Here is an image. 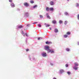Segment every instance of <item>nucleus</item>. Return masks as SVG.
I'll return each instance as SVG.
<instances>
[{"label": "nucleus", "mask_w": 79, "mask_h": 79, "mask_svg": "<svg viewBox=\"0 0 79 79\" xmlns=\"http://www.w3.org/2000/svg\"><path fill=\"white\" fill-rule=\"evenodd\" d=\"M44 24H45V25H46V23H45Z\"/></svg>", "instance_id": "43"}, {"label": "nucleus", "mask_w": 79, "mask_h": 79, "mask_svg": "<svg viewBox=\"0 0 79 79\" xmlns=\"http://www.w3.org/2000/svg\"><path fill=\"white\" fill-rule=\"evenodd\" d=\"M49 29H50V30H51V27L49 28Z\"/></svg>", "instance_id": "42"}, {"label": "nucleus", "mask_w": 79, "mask_h": 79, "mask_svg": "<svg viewBox=\"0 0 79 79\" xmlns=\"http://www.w3.org/2000/svg\"><path fill=\"white\" fill-rule=\"evenodd\" d=\"M66 34H67V35H70V34H71V33L69 31H68L66 33Z\"/></svg>", "instance_id": "14"}, {"label": "nucleus", "mask_w": 79, "mask_h": 79, "mask_svg": "<svg viewBox=\"0 0 79 79\" xmlns=\"http://www.w3.org/2000/svg\"><path fill=\"white\" fill-rule=\"evenodd\" d=\"M25 35H26V36H27V37H28V35H27V33H25Z\"/></svg>", "instance_id": "31"}, {"label": "nucleus", "mask_w": 79, "mask_h": 79, "mask_svg": "<svg viewBox=\"0 0 79 79\" xmlns=\"http://www.w3.org/2000/svg\"><path fill=\"white\" fill-rule=\"evenodd\" d=\"M49 26H50V25H49V24H47V25H46V27H49Z\"/></svg>", "instance_id": "25"}, {"label": "nucleus", "mask_w": 79, "mask_h": 79, "mask_svg": "<svg viewBox=\"0 0 79 79\" xmlns=\"http://www.w3.org/2000/svg\"><path fill=\"white\" fill-rule=\"evenodd\" d=\"M25 15H26V16H29V14H28V13H26L25 14Z\"/></svg>", "instance_id": "20"}, {"label": "nucleus", "mask_w": 79, "mask_h": 79, "mask_svg": "<svg viewBox=\"0 0 79 79\" xmlns=\"http://www.w3.org/2000/svg\"><path fill=\"white\" fill-rule=\"evenodd\" d=\"M50 3L51 5H53L54 3L52 1H51L50 2Z\"/></svg>", "instance_id": "12"}, {"label": "nucleus", "mask_w": 79, "mask_h": 79, "mask_svg": "<svg viewBox=\"0 0 79 79\" xmlns=\"http://www.w3.org/2000/svg\"><path fill=\"white\" fill-rule=\"evenodd\" d=\"M9 2H13V0H9Z\"/></svg>", "instance_id": "29"}, {"label": "nucleus", "mask_w": 79, "mask_h": 79, "mask_svg": "<svg viewBox=\"0 0 79 79\" xmlns=\"http://www.w3.org/2000/svg\"><path fill=\"white\" fill-rule=\"evenodd\" d=\"M54 9L53 8V7H51L49 8V10L50 11H53L54 10Z\"/></svg>", "instance_id": "6"}, {"label": "nucleus", "mask_w": 79, "mask_h": 79, "mask_svg": "<svg viewBox=\"0 0 79 79\" xmlns=\"http://www.w3.org/2000/svg\"><path fill=\"white\" fill-rule=\"evenodd\" d=\"M47 18H48V19H51L50 17V16H49V15H47Z\"/></svg>", "instance_id": "24"}, {"label": "nucleus", "mask_w": 79, "mask_h": 79, "mask_svg": "<svg viewBox=\"0 0 79 79\" xmlns=\"http://www.w3.org/2000/svg\"><path fill=\"white\" fill-rule=\"evenodd\" d=\"M53 79H56L55 77H54Z\"/></svg>", "instance_id": "40"}, {"label": "nucleus", "mask_w": 79, "mask_h": 79, "mask_svg": "<svg viewBox=\"0 0 79 79\" xmlns=\"http://www.w3.org/2000/svg\"><path fill=\"white\" fill-rule=\"evenodd\" d=\"M65 15H68V13L67 12H65Z\"/></svg>", "instance_id": "30"}, {"label": "nucleus", "mask_w": 79, "mask_h": 79, "mask_svg": "<svg viewBox=\"0 0 79 79\" xmlns=\"http://www.w3.org/2000/svg\"><path fill=\"white\" fill-rule=\"evenodd\" d=\"M52 23L53 24H56V20H53L52 21Z\"/></svg>", "instance_id": "8"}, {"label": "nucleus", "mask_w": 79, "mask_h": 79, "mask_svg": "<svg viewBox=\"0 0 79 79\" xmlns=\"http://www.w3.org/2000/svg\"><path fill=\"white\" fill-rule=\"evenodd\" d=\"M75 66H79V64H78V63H76V62H75L74 63Z\"/></svg>", "instance_id": "13"}, {"label": "nucleus", "mask_w": 79, "mask_h": 79, "mask_svg": "<svg viewBox=\"0 0 79 79\" xmlns=\"http://www.w3.org/2000/svg\"><path fill=\"white\" fill-rule=\"evenodd\" d=\"M77 18L79 20V14L77 16Z\"/></svg>", "instance_id": "27"}, {"label": "nucleus", "mask_w": 79, "mask_h": 79, "mask_svg": "<svg viewBox=\"0 0 79 79\" xmlns=\"http://www.w3.org/2000/svg\"><path fill=\"white\" fill-rule=\"evenodd\" d=\"M46 10L47 11H50V8L48 7H47L46 8Z\"/></svg>", "instance_id": "7"}, {"label": "nucleus", "mask_w": 79, "mask_h": 79, "mask_svg": "<svg viewBox=\"0 0 79 79\" xmlns=\"http://www.w3.org/2000/svg\"><path fill=\"white\" fill-rule=\"evenodd\" d=\"M66 51H67L68 52H69V50H70L69 48H66Z\"/></svg>", "instance_id": "21"}, {"label": "nucleus", "mask_w": 79, "mask_h": 79, "mask_svg": "<svg viewBox=\"0 0 79 79\" xmlns=\"http://www.w3.org/2000/svg\"><path fill=\"white\" fill-rule=\"evenodd\" d=\"M67 23H68V21L66 20L64 22V24H67Z\"/></svg>", "instance_id": "22"}, {"label": "nucleus", "mask_w": 79, "mask_h": 79, "mask_svg": "<svg viewBox=\"0 0 79 79\" xmlns=\"http://www.w3.org/2000/svg\"><path fill=\"white\" fill-rule=\"evenodd\" d=\"M46 15L47 16H48V13L46 14Z\"/></svg>", "instance_id": "39"}, {"label": "nucleus", "mask_w": 79, "mask_h": 79, "mask_svg": "<svg viewBox=\"0 0 79 79\" xmlns=\"http://www.w3.org/2000/svg\"><path fill=\"white\" fill-rule=\"evenodd\" d=\"M37 6L36 5L34 6H33V8H35V7H37Z\"/></svg>", "instance_id": "26"}, {"label": "nucleus", "mask_w": 79, "mask_h": 79, "mask_svg": "<svg viewBox=\"0 0 79 79\" xmlns=\"http://www.w3.org/2000/svg\"><path fill=\"white\" fill-rule=\"evenodd\" d=\"M40 39H42V38L39 37V38H38V40H40Z\"/></svg>", "instance_id": "35"}, {"label": "nucleus", "mask_w": 79, "mask_h": 79, "mask_svg": "<svg viewBox=\"0 0 79 79\" xmlns=\"http://www.w3.org/2000/svg\"><path fill=\"white\" fill-rule=\"evenodd\" d=\"M36 23H38L37 22H35L34 23H33V24H36Z\"/></svg>", "instance_id": "37"}, {"label": "nucleus", "mask_w": 79, "mask_h": 79, "mask_svg": "<svg viewBox=\"0 0 79 79\" xmlns=\"http://www.w3.org/2000/svg\"><path fill=\"white\" fill-rule=\"evenodd\" d=\"M59 23L60 24H62V23H63V21L61 20H60L59 21Z\"/></svg>", "instance_id": "17"}, {"label": "nucleus", "mask_w": 79, "mask_h": 79, "mask_svg": "<svg viewBox=\"0 0 79 79\" xmlns=\"http://www.w3.org/2000/svg\"><path fill=\"white\" fill-rule=\"evenodd\" d=\"M78 44L79 45V43H78Z\"/></svg>", "instance_id": "45"}, {"label": "nucleus", "mask_w": 79, "mask_h": 79, "mask_svg": "<svg viewBox=\"0 0 79 79\" xmlns=\"http://www.w3.org/2000/svg\"><path fill=\"white\" fill-rule=\"evenodd\" d=\"M67 74H69V75L71 74V72H67Z\"/></svg>", "instance_id": "23"}, {"label": "nucleus", "mask_w": 79, "mask_h": 79, "mask_svg": "<svg viewBox=\"0 0 79 79\" xmlns=\"http://www.w3.org/2000/svg\"><path fill=\"white\" fill-rule=\"evenodd\" d=\"M68 1H69V0H67Z\"/></svg>", "instance_id": "44"}, {"label": "nucleus", "mask_w": 79, "mask_h": 79, "mask_svg": "<svg viewBox=\"0 0 79 79\" xmlns=\"http://www.w3.org/2000/svg\"><path fill=\"white\" fill-rule=\"evenodd\" d=\"M21 33L23 35V36H25V35L24 34V33L23 31H22Z\"/></svg>", "instance_id": "16"}, {"label": "nucleus", "mask_w": 79, "mask_h": 79, "mask_svg": "<svg viewBox=\"0 0 79 79\" xmlns=\"http://www.w3.org/2000/svg\"><path fill=\"white\" fill-rule=\"evenodd\" d=\"M65 66H66V67H68V64H66L65 65Z\"/></svg>", "instance_id": "34"}, {"label": "nucleus", "mask_w": 79, "mask_h": 79, "mask_svg": "<svg viewBox=\"0 0 79 79\" xmlns=\"http://www.w3.org/2000/svg\"><path fill=\"white\" fill-rule=\"evenodd\" d=\"M26 52H28V51H29V49H26Z\"/></svg>", "instance_id": "36"}, {"label": "nucleus", "mask_w": 79, "mask_h": 79, "mask_svg": "<svg viewBox=\"0 0 79 79\" xmlns=\"http://www.w3.org/2000/svg\"><path fill=\"white\" fill-rule=\"evenodd\" d=\"M22 27H23V26L22 25H20L18 27V28L19 29H21V28H22Z\"/></svg>", "instance_id": "9"}, {"label": "nucleus", "mask_w": 79, "mask_h": 79, "mask_svg": "<svg viewBox=\"0 0 79 79\" xmlns=\"http://www.w3.org/2000/svg\"><path fill=\"white\" fill-rule=\"evenodd\" d=\"M77 68H78L77 67H73V69H75V70H77Z\"/></svg>", "instance_id": "15"}, {"label": "nucleus", "mask_w": 79, "mask_h": 79, "mask_svg": "<svg viewBox=\"0 0 79 79\" xmlns=\"http://www.w3.org/2000/svg\"><path fill=\"white\" fill-rule=\"evenodd\" d=\"M30 26V25H27V26Z\"/></svg>", "instance_id": "41"}, {"label": "nucleus", "mask_w": 79, "mask_h": 79, "mask_svg": "<svg viewBox=\"0 0 79 79\" xmlns=\"http://www.w3.org/2000/svg\"><path fill=\"white\" fill-rule=\"evenodd\" d=\"M45 49L46 50H47L48 52L50 53H54V51L53 50H51L49 49V47L48 46L45 47Z\"/></svg>", "instance_id": "1"}, {"label": "nucleus", "mask_w": 79, "mask_h": 79, "mask_svg": "<svg viewBox=\"0 0 79 79\" xmlns=\"http://www.w3.org/2000/svg\"><path fill=\"white\" fill-rule=\"evenodd\" d=\"M64 72V70H60V74H62V73Z\"/></svg>", "instance_id": "11"}, {"label": "nucleus", "mask_w": 79, "mask_h": 79, "mask_svg": "<svg viewBox=\"0 0 79 79\" xmlns=\"http://www.w3.org/2000/svg\"><path fill=\"white\" fill-rule=\"evenodd\" d=\"M10 6L12 7V8L15 7V5L13 3H12L10 4Z\"/></svg>", "instance_id": "2"}, {"label": "nucleus", "mask_w": 79, "mask_h": 79, "mask_svg": "<svg viewBox=\"0 0 79 79\" xmlns=\"http://www.w3.org/2000/svg\"><path fill=\"white\" fill-rule=\"evenodd\" d=\"M79 4H78V3H77V5H76V6H79Z\"/></svg>", "instance_id": "33"}, {"label": "nucleus", "mask_w": 79, "mask_h": 79, "mask_svg": "<svg viewBox=\"0 0 79 79\" xmlns=\"http://www.w3.org/2000/svg\"><path fill=\"white\" fill-rule=\"evenodd\" d=\"M42 56L44 57H45V56H47V54H46V53H42Z\"/></svg>", "instance_id": "5"}, {"label": "nucleus", "mask_w": 79, "mask_h": 79, "mask_svg": "<svg viewBox=\"0 0 79 79\" xmlns=\"http://www.w3.org/2000/svg\"><path fill=\"white\" fill-rule=\"evenodd\" d=\"M34 1H32V0H31L30 1V3H34Z\"/></svg>", "instance_id": "19"}, {"label": "nucleus", "mask_w": 79, "mask_h": 79, "mask_svg": "<svg viewBox=\"0 0 79 79\" xmlns=\"http://www.w3.org/2000/svg\"><path fill=\"white\" fill-rule=\"evenodd\" d=\"M38 27H41V25H40V24H38Z\"/></svg>", "instance_id": "32"}, {"label": "nucleus", "mask_w": 79, "mask_h": 79, "mask_svg": "<svg viewBox=\"0 0 79 79\" xmlns=\"http://www.w3.org/2000/svg\"><path fill=\"white\" fill-rule=\"evenodd\" d=\"M40 17L41 18H43V16L42 15H40Z\"/></svg>", "instance_id": "28"}, {"label": "nucleus", "mask_w": 79, "mask_h": 79, "mask_svg": "<svg viewBox=\"0 0 79 79\" xmlns=\"http://www.w3.org/2000/svg\"><path fill=\"white\" fill-rule=\"evenodd\" d=\"M24 6H29V4L27 2L24 3Z\"/></svg>", "instance_id": "3"}, {"label": "nucleus", "mask_w": 79, "mask_h": 79, "mask_svg": "<svg viewBox=\"0 0 79 79\" xmlns=\"http://www.w3.org/2000/svg\"><path fill=\"white\" fill-rule=\"evenodd\" d=\"M64 37L65 38H66V37H68V35H64Z\"/></svg>", "instance_id": "18"}, {"label": "nucleus", "mask_w": 79, "mask_h": 79, "mask_svg": "<svg viewBox=\"0 0 79 79\" xmlns=\"http://www.w3.org/2000/svg\"><path fill=\"white\" fill-rule=\"evenodd\" d=\"M54 31L56 33V32H58V29L56 28L55 29Z\"/></svg>", "instance_id": "10"}, {"label": "nucleus", "mask_w": 79, "mask_h": 79, "mask_svg": "<svg viewBox=\"0 0 79 79\" xmlns=\"http://www.w3.org/2000/svg\"><path fill=\"white\" fill-rule=\"evenodd\" d=\"M46 44H52V42L50 41V42H48V41H46Z\"/></svg>", "instance_id": "4"}, {"label": "nucleus", "mask_w": 79, "mask_h": 79, "mask_svg": "<svg viewBox=\"0 0 79 79\" xmlns=\"http://www.w3.org/2000/svg\"><path fill=\"white\" fill-rule=\"evenodd\" d=\"M51 66H53V64L51 63Z\"/></svg>", "instance_id": "38"}]
</instances>
